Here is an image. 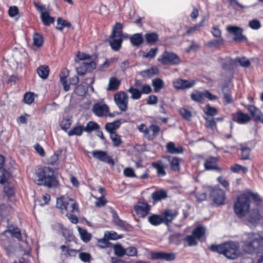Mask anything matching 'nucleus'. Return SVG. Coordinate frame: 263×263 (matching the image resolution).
I'll return each instance as SVG.
<instances>
[{"instance_id":"nucleus-24","label":"nucleus","mask_w":263,"mask_h":263,"mask_svg":"<svg viewBox=\"0 0 263 263\" xmlns=\"http://www.w3.org/2000/svg\"><path fill=\"white\" fill-rule=\"evenodd\" d=\"M158 72V69L156 67H153L149 69L144 70L140 72V74L143 78H150Z\"/></svg>"},{"instance_id":"nucleus-48","label":"nucleus","mask_w":263,"mask_h":263,"mask_svg":"<svg viewBox=\"0 0 263 263\" xmlns=\"http://www.w3.org/2000/svg\"><path fill=\"white\" fill-rule=\"evenodd\" d=\"M183 239L182 236L179 233H174L170 236V241L178 245Z\"/></svg>"},{"instance_id":"nucleus-29","label":"nucleus","mask_w":263,"mask_h":263,"mask_svg":"<svg viewBox=\"0 0 263 263\" xmlns=\"http://www.w3.org/2000/svg\"><path fill=\"white\" fill-rule=\"evenodd\" d=\"M39 76L43 79H46L49 76V69L47 66L42 65L37 69Z\"/></svg>"},{"instance_id":"nucleus-14","label":"nucleus","mask_w":263,"mask_h":263,"mask_svg":"<svg viewBox=\"0 0 263 263\" xmlns=\"http://www.w3.org/2000/svg\"><path fill=\"white\" fill-rule=\"evenodd\" d=\"M196 82L194 80L177 79L173 82L174 87L178 89H184L193 87Z\"/></svg>"},{"instance_id":"nucleus-45","label":"nucleus","mask_w":263,"mask_h":263,"mask_svg":"<svg viewBox=\"0 0 263 263\" xmlns=\"http://www.w3.org/2000/svg\"><path fill=\"white\" fill-rule=\"evenodd\" d=\"M150 132H152V134H151V140L155 138L159 134V132L160 130V127L156 124H151L149 125Z\"/></svg>"},{"instance_id":"nucleus-41","label":"nucleus","mask_w":263,"mask_h":263,"mask_svg":"<svg viewBox=\"0 0 263 263\" xmlns=\"http://www.w3.org/2000/svg\"><path fill=\"white\" fill-rule=\"evenodd\" d=\"M152 166L157 170V174L159 176H164L165 175L166 172L161 163L153 162Z\"/></svg>"},{"instance_id":"nucleus-59","label":"nucleus","mask_w":263,"mask_h":263,"mask_svg":"<svg viewBox=\"0 0 263 263\" xmlns=\"http://www.w3.org/2000/svg\"><path fill=\"white\" fill-rule=\"evenodd\" d=\"M137 249L133 247H129L125 249V255L129 256H135L137 255Z\"/></svg>"},{"instance_id":"nucleus-2","label":"nucleus","mask_w":263,"mask_h":263,"mask_svg":"<svg viewBox=\"0 0 263 263\" xmlns=\"http://www.w3.org/2000/svg\"><path fill=\"white\" fill-rule=\"evenodd\" d=\"M34 181L39 185L50 188L55 186L58 182L53 169L47 166L37 170L35 174Z\"/></svg>"},{"instance_id":"nucleus-13","label":"nucleus","mask_w":263,"mask_h":263,"mask_svg":"<svg viewBox=\"0 0 263 263\" xmlns=\"http://www.w3.org/2000/svg\"><path fill=\"white\" fill-rule=\"evenodd\" d=\"M151 206L146 203L139 202L135 206L136 214L140 217H145L150 211Z\"/></svg>"},{"instance_id":"nucleus-50","label":"nucleus","mask_w":263,"mask_h":263,"mask_svg":"<svg viewBox=\"0 0 263 263\" xmlns=\"http://www.w3.org/2000/svg\"><path fill=\"white\" fill-rule=\"evenodd\" d=\"M61 151H58L54 153L48 159L49 163L52 165L57 164L59 159V156L61 155Z\"/></svg>"},{"instance_id":"nucleus-37","label":"nucleus","mask_w":263,"mask_h":263,"mask_svg":"<svg viewBox=\"0 0 263 263\" xmlns=\"http://www.w3.org/2000/svg\"><path fill=\"white\" fill-rule=\"evenodd\" d=\"M205 232V230L204 228L202 227H198L196 229H195L192 233L193 235L197 239H200L203 236L204 233Z\"/></svg>"},{"instance_id":"nucleus-44","label":"nucleus","mask_w":263,"mask_h":263,"mask_svg":"<svg viewBox=\"0 0 263 263\" xmlns=\"http://www.w3.org/2000/svg\"><path fill=\"white\" fill-rule=\"evenodd\" d=\"M128 91L131 93V98L134 100H138L140 98L141 96V91L137 88H134L131 86L128 89Z\"/></svg>"},{"instance_id":"nucleus-52","label":"nucleus","mask_w":263,"mask_h":263,"mask_svg":"<svg viewBox=\"0 0 263 263\" xmlns=\"http://www.w3.org/2000/svg\"><path fill=\"white\" fill-rule=\"evenodd\" d=\"M23 100L26 104H31L34 100V93L31 92L25 93Z\"/></svg>"},{"instance_id":"nucleus-17","label":"nucleus","mask_w":263,"mask_h":263,"mask_svg":"<svg viewBox=\"0 0 263 263\" xmlns=\"http://www.w3.org/2000/svg\"><path fill=\"white\" fill-rule=\"evenodd\" d=\"M227 30L236 36L234 39L235 41H241L246 38L242 35V29L239 27L229 26L227 27Z\"/></svg>"},{"instance_id":"nucleus-11","label":"nucleus","mask_w":263,"mask_h":263,"mask_svg":"<svg viewBox=\"0 0 263 263\" xmlns=\"http://www.w3.org/2000/svg\"><path fill=\"white\" fill-rule=\"evenodd\" d=\"M246 221L249 226H253L260 219V215L256 209L249 211L246 214Z\"/></svg>"},{"instance_id":"nucleus-9","label":"nucleus","mask_w":263,"mask_h":263,"mask_svg":"<svg viewBox=\"0 0 263 263\" xmlns=\"http://www.w3.org/2000/svg\"><path fill=\"white\" fill-rule=\"evenodd\" d=\"M80 66L76 68L77 74L80 76L84 75L87 72H89L94 69L96 67L95 62H89L82 61L79 63Z\"/></svg>"},{"instance_id":"nucleus-26","label":"nucleus","mask_w":263,"mask_h":263,"mask_svg":"<svg viewBox=\"0 0 263 263\" xmlns=\"http://www.w3.org/2000/svg\"><path fill=\"white\" fill-rule=\"evenodd\" d=\"M222 93L223 95V102L226 104H230L233 102L232 99L230 90L227 86H224L222 88Z\"/></svg>"},{"instance_id":"nucleus-4","label":"nucleus","mask_w":263,"mask_h":263,"mask_svg":"<svg viewBox=\"0 0 263 263\" xmlns=\"http://www.w3.org/2000/svg\"><path fill=\"white\" fill-rule=\"evenodd\" d=\"M250 199L247 195L242 194L237 197L234 204V211L239 218L246 216L250 208Z\"/></svg>"},{"instance_id":"nucleus-18","label":"nucleus","mask_w":263,"mask_h":263,"mask_svg":"<svg viewBox=\"0 0 263 263\" xmlns=\"http://www.w3.org/2000/svg\"><path fill=\"white\" fill-rule=\"evenodd\" d=\"M247 108L252 116L255 117L257 120L263 123V114L258 108L254 105H248Z\"/></svg>"},{"instance_id":"nucleus-30","label":"nucleus","mask_w":263,"mask_h":263,"mask_svg":"<svg viewBox=\"0 0 263 263\" xmlns=\"http://www.w3.org/2000/svg\"><path fill=\"white\" fill-rule=\"evenodd\" d=\"M122 28L123 26L121 23H117L113 28L110 36L118 37H122Z\"/></svg>"},{"instance_id":"nucleus-42","label":"nucleus","mask_w":263,"mask_h":263,"mask_svg":"<svg viewBox=\"0 0 263 263\" xmlns=\"http://www.w3.org/2000/svg\"><path fill=\"white\" fill-rule=\"evenodd\" d=\"M71 26V23L67 22L66 20L62 19L61 17H59L57 20V29L60 30H62L65 27H70Z\"/></svg>"},{"instance_id":"nucleus-27","label":"nucleus","mask_w":263,"mask_h":263,"mask_svg":"<svg viewBox=\"0 0 263 263\" xmlns=\"http://www.w3.org/2000/svg\"><path fill=\"white\" fill-rule=\"evenodd\" d=\"M41 18L45 26H49L54 22V18L50 16L48 12H42Z\"/></svg>"},{"instance_id":"nucleus-23","label":"nucleus","mask_w":263,"mask_h":263,"mask_svg":"<svg viewBox=\"0 0 263 263\" xmlns=\"http://www.w3.org/2000/svg\"><path fill=\"white\" fill-rule=\"evenodd\" d=\"M178 212L176 210H168L163 213L164 222L168 224L177 216Z\"/></svg>"},{"instance_id":"nucleus-16","label":"nucleus","mask_w":263,"mask_h":263,"mask_svg":"<svg viewBox=\"0 0 263 263\" xmlns=\"http://www.w3.org/2000/svg\"><path fill=\"white\" fill-rule=\"evenodd\" d=\"M232 116V120L239 124H246L251 119L250 116L247 114L243 113L240 110L233 114Z\"/></svg>"},{"instance_id":"nucleus-32","label":"nucleus","mask_w":263,"mask_h":263,"mask_svg":"<svg viewBox=\"0 0 263 263\" xmlns=\"http://www.w3.org/2000/svg\"><path fill=\"white\" fill-rule=\"evenodd\" d=\"M192 99L196 102L201 103L204 100V91L202 92L194 90L191 95Z\"/></svg>"},{"instance_id":"nucleus-15","label":"nucleus","mask_w":263,"mask_h":263,"mask_svg":"<svg viewBox=\"0 0 263 263\" xmlns=\"http://www.w3.org/2000/svg\"><path fill=\"white\" fill-rule=\"evenodd\" d=\"M151 258L153 259H164L167 261H171L175 259V255L173 253H165L163 252H154L151 253Z\"/></svg>"},{"instance_id":"nucleus-3","label":"nucleus","mask_w":263,"mask_h":263,"mask_svg":"<svg viewBox=\"0 0 263 263\" xmlns=\"http://www.w3.org/2000/svg\"><path fill=\"white\" fill-rule=\"evenodd\" d=\"M244 241L243 249L248 253H263V237L257 233H248Z\"/></svg>"},{"instance_id":"nucleus-46","label":"nucleus","mask_w":263,"mask_h":263,"mask_svg":"<svg viewBox=\"0 0 263 263\" xmlns=\"http://www.w3.org/2000/svg\"><path fill=\"white\" fill-rule=\"evenodd\" d=\"M204 112L208 115L210 116H214L218 114V110L214 107L211 106L210 105H206L204 108Z\"/></svg>"},{"instance_id":"nucleus-35","label":"nucleus","mask_w":263,"mask_h":263,"mask_svg":"<svg viewBox=\"0 0 263 263\" xmlns=\"http://www.w3.org/2000/svg\"><path fill=\"white\" fill-rule=\"evenodd\" d=\"M82 240L85 242H88L91 238V235L88 233L86 230L78 228Z\"/></svg>"},{"instance_id":"nucleus-63","label":"nucleus","mask_w":263,"mask_h":263,"mask_svg":"<svg viewBox=\"0 0 263 263\" xmlns=\"http://www.w3.org/2000/svg\"><path fill=\"white\" fill-rule=\"evenodd\" d=\"M124 175L127 177H136L133 168L127 167L124 170Z\"/></svg>"},{"instance_id":"nucleus-7","label":"nucleus","mask_w":263,"mask_h":263,"mask_svg":"<svg viewBox=\"0 0 263 263\" xmlns=\"http://www.w3.org/2000/svg\"><path fill=\"white\" fill-rule=\"evenodd\" d=\"M114 101L119 108L122 111H126L127 108L128 97L124 91H120L114 95Z\"/></svg>"},{"instance_id":"nucleus-54","label":"nucleus","mask_w":263,"mask_h":263,"mask_svg":"<svg viewBox=\"0 0 263 263\" xmlns=\"http://www.w3.org/2000/svg\"><path fill=\"white\" fill-rule=\"evenodd\" d=\"M43 42L42 36L38 34L34 33L33 35V44L37 47H40L42 45Z\"/></svg>"},{"instance_id":"nucleus-49","label":"nucleus","mask_w":263,"mask_h":263,"mask_svg":"<svg viewBox=\"0 0 263 263\" xmlns=\"http://www.w3.org/2000/svg\"><path fill=\"white\" fill-rule=\"evenodd\" d=\"M9 173L6 170L0 168V183H5L9 177Z\"/></svg>"},{"instance_id":"nucleus-28","label":"nucleus","mask_w":263,"mask_h":263,"mask_svg":"<svg viewBox=\"0 0 263 263\" xmlns=\"http://www.w3.org/2000/svg\"><path fill=\"white\" fill-rule=\"evenodd\" d=\"M130 41L134 46H140L143 42V38L141 33H136L130 37Z\"/></svg>"},{"instance_id":"nucleus-43","label":"nucleus","mask_w":263,"mask_h":263,"mask_svg":"<svg viewBox=\"0 0 263 263\" xmlns=\"http://www.w3.org/2000/svg\"><path fill=\"white\" fill-rule=\"evenodd\" d=\"M234 63H238L244 67H248L250 65L249 60L245 57L236 58L233 61Z\"/></svg>"},{"instance_id":"nucleus-21","label":"nucleus","mask_w":263,"mask_h":263,"mask_svg":"<svg viewBox=\"0 0 263 263\" xmlns=\"http://www.w3.org/2000/svg\"><path fill=\"white\" fill-rule=\"evenodd\" d=\"M217 159L215 157H210L206 159L204 163V167L206 170H219L217 165Z\"/></svg>"},{"instance_id":"nucleus-39","label":"nucleus","mask_w":263,"mask_h":263,"mask_svg":"<svg viewBox=\"0 0 263 263\" xmlns=\"http://www.w3.org/2000/svg\"><path fill=\"white\" fill-rule=\"evenodd\" d=\"M146 42L148 44H154L158 40V35L156 33H146L145 35Z\"/></svg>"},{"instance_id":"nucleus-19","label":"nucleus","mask_w":263,"mask_h":263,"mask_svg":"<svg viewBox=\"0 0 263 263\" xmlns=\"http://www.w3.org/2000/svg\"><path fill=\"white\" fill-rule=\"evenodd\" d=\"M69 76V71L65 68L63 69L60 74V82L64 87V89L65 91L69 90V85L67 84V78Z\"/></svg>"},{"instance_id":"nucleus-64","label":"nucleus","mask_w":263,"mask_h":263,"mask_svg":"<svg viewBox=\"0 0 263 263\" xmlns=\"http://www.w3.org/2000/svg\"><path fill=\"white\" fill-rule=\"evenodd\" d=\"M71 125V121L69 119H63L61 123V127L62 129L66 130Z\"/></svg>"},{"instance_id":"nucleus-25","label":"nucleus","mask_w":263,"mask_h":263,"mask_svg":"<svg viewBox=\"0 0 263 263\" xmlns=\"http://www.w3.org/2000/svg\"><path fill=\"white\" fill-rule=\"evenodd\" d=\"M121 82L114 77L110 78L107 90L109 91H115L118 89Z\"/></svg>"},{"instance_id":"nucleus-53","label":"nucleus","mask_w":263,"mask_h":263,"mask_svg":"<svg viewBox=\"0 0 263 263\" xmlns=\"http://www.w3.org/2000/svg\"><path fill=\"white\" fill-rule=\"evenodd\" d=\"M115 254L119 257L123 256L125 255V249H124L120 245H116L114 247Z\"/></svg>"},{"instance_id":"nucleus-58","label":"nucleus","mask_w":263,"mask_h":263,"mask_svg":"<svg viewBox=\"0 0 263 263\" xmlns=\"http://www.w3.org/2000/svg\"><path fill=\"white\" fill-rule=\"evenodd\" d=\"M249 27L252 29L257 30L261 27V24L257 20H253L249 22Z\"/></svg>"},{"instance_id":"nucleus-38","label":"nucleus","mask_w":263,"mask_h":263,"mask_svg":"<svg viewBox=\"0 0 263 263\" xmlns=\"http://www.w3.org/2000/svg\"><path fill=\"white\" fill-rule=\"evenodd\" d=\"M180 161L181 159L179 158L173 157L172 159L170 160L171 168L175 171H179Z\"/></svg>"},{"instance_id":"nucleus-57","label":"nucleus","mask_w":263,"mask_h":263,"mask_svg":"<svg viewBox=\"0 0 263 263\" xmlns=\"http://www.w3.org/2000/svg\"><path fill=\"white\" fill-rule=\"evenodd\" d=\"M197 238L193 235H189L184 238V240L188 243L190 246H195L197 245Z\"/></svg>"},{"instance_id":"nucleus-51","label":"nucleus","mask_w":263,"mask_h":263,"mask_svg":"<svg viewBox=\"0 0 263 263\" xmlns=\"http://www.w3.org/2000/svg\"><path fill=\"white\" fill-rule=\"evenodd\" d=\"M110 137L113 142L114 146L116 147L119 146L122 143L120 136L116 133H111Z\"/></svg>"},{"instance_id":"nucleus-12","label":"nucleus","mask_w":263,"mask_h":263,"mask_svg":"<svg viewBox=\"0 0 263 263\" xmlns=\"http://www.w3.org/2000/svg\"><path fill=\"white\" fill-rule=\"evenodd\" d=\"M92 111L98 117L106 116L109 111V107L105 104L96 103L93 105Z\"/></svg>"},{"instance_id":"nucleus-36","label":"nucleus","mask_w":263,"mask_h":263,"mask_svg":"<svg viewBox=\"0 0 263 263\" xmlns=\"http://www.w3.org/2000/svg\"><path fill=\"white\" fill-rule=\"evenodd\" d=\"M84 130L83 126L79 125L76 127H73L72 129H71L68 132V135L69 136H71L73 135L80 136L82 134Z\"/></svg>"},{"instance_id":"nucleus-34","label":"nucleus","mask_w":263,"mask_h":263,"mask_svg":"<svg viewBox=\"0 0 263 263\" xmlns=\"http://www.w3.org/2000/svg\"><path fill=\"white\" fill-rule=\"evenodd\" d=\"M167 196L166 192L162 190L157 191L154 192L152 195V197L154 200L158 201L164 199Z\"/></svg>"},{"instance_id":"nucleus-1","label":"nucleus","mask_w":263,"mask_h":263,"mask_svg":"<svg viewBox=\"0 0 263 263\" xmlns=\"http://www.w3.org/2000/svg\"><path fill=\"white\" fill-rule=\"evenodd\" d=\"M210 249L212 251L223 254L231 259H236L241 255L238 243L234 241H227L219 245H212Z\"/></svg>"},{"instance_id":"nucleus-33","label":"nucleus","mask_w":263,"mask_h":263,"mask_svg":"<svg viewBox=\"0 0 263 263\" xmlns=\"http://www.w3.org/2000/svg\"><path fill=\"white\" fill-rule=\"evenodd\" d=\"M148 221L152 225L158 226L162 223L163 219L159 215L153 214L148 217Z\"/></svg>"},{"instance_id":"nucleus-62","label":"nucleus","mask_w":263,"mask_h":263,"mask_svg":"<svg viewBox=\"0 0 263 263\" xmlns=\"http://www.w3.org/2000/svg\"><path fill=\"white\" fill-rule=\"evenodd\" d=\"M158 50V48H151L147 53L144 54V57L149 59H153L156 56Z\"/></svg>"},{"instance_id":"nucleus-31","label":"nucleus","mask_w":263,"mask_h":263,"mask_svg":"<svg viewBox=\"0 0 263 263\" xmlns=\"http://www.w3.org/2000/svg\"><path fill=\"white\" fill-rule=\"evenodd\" d=\"M120 122L116 120L113 122L107 123L105 125L106 130L111 134V133H115L114 130L120 127Z\"/></svg>"},{"instance_id":"nucleus-40","label":"nucleus","mask_w":263,"mask_h":263,"mask_svg":"<svg viewBox=\"0 0 263 263\" xmlns=\"http://www.w3.org/2000/svg\"><path fill=\"white\" fill-rule=\"evenodd\" d=\"M152 85L154 88L155 91L158 92L163 87L164 83L161 79L157 78L152 81Z\"/></svg>"},{"instance_id":"nucleus-60","label":"nucleus","mask_w":263,"mask_h":263,"mask_svg":"<svg viewBox=\"0 0 263 263\" xmlns=\"http://www.w3.org/2000/svg\"><path fill=\"white\" fill-rule=\"evenodd\" d=\"M231 170L233 172L236 173L240 171H242L243 173H246L247 172L248 169L247 167L242 166L241 165L238 164H235L233 166H232L231 167Z\"/></svg>"},{"instance_id":"nucleus-10","label":"nucleus","mask_w":263,"mask_h":263,"mask_svg":"<svg viewBox=\"0 0 263 263\" xmlns=\"http://www.w3.org/2000/svg\"><path fill=\"white\" fill-rule=\"evenodd\" d=\"M93 157L101 161L105 162L108 164L114 165L115 162L114 159L110 156H108L106 152L95 150L92 152Z\"/></svg>"},{"instance_id":"nucleus-47","label":"nucleus","mask_w":263,"mask_h":263,"mask_svg":"<svg viewBox=\"0 0 263 263\" xmlns=\"http://www.w3.org/2000/svg\"><path fill=\"white\" fill-rule=\"evenodd\" d=\"M99 128V125L92 121L89 122L86 126L84 128V131L87 133H90L93 130H97Z\"/></svg>"},{"instance_id":"nucleus-20","label":"nucleus","mask_w":263,"mask_h":263,"mask_svg":"<svg viewBox=\"0 0 263 263\" xmlns=\"http://www.w3.org/2000/svg\"><path fill=\"white\" fill-rule=\"evenodd\" d=\"M166 149L168 153L172 154H182L183 148L181 146L176 147L174 142H170L166 145Z\"/></svg>"},{"instance_id":"nucleus-6","label":"nucleus","mask_w":263,"mask_h":263,"mask_svg":"<svg viewBox=\"0 0 263 263\" xmlns=\"http://www.w3.org/2000/svg\"><path fill=\"white\" fill-rule=\"evenodd\" d=\"M158 61L164 65H178L181 63L179 57L176 54L166 51L158 59Z\"/></svg>"},{"instance_id":"nucleus-5","label":"nucleus","mask_w":263,"mask_h":263,"mask_svg":"<svg viewBox=\"0 0 263 263\" xmlns=\"http://www.w3.org/2000/svg\"><path fill=\"white\" fill-rule=\"evenodd\" d=\"M56 207L61 209L62 211L67 212L66 215H68V212H74L78 210V205L74 200L68 197H61L57 200Z\"/></svg>"},{"instance_id":"nucleus-61","label":"nucleus","mask_w":263,"mask_h":263,"mask_svg":"<svg viewBox=\"0 0 263 263\" xmlns=\"http://www.w3.org/2000/svg\"><path fill=\"white\" fill-rule=\"evenodd\" d=\"M80 259L84 262H88L90 260L91 256L89 253L86 252H81L79 254Z\"/></svg>"},{"instance_id":"nucleus-8","label":"nucleus","mask_w":263,"mask_h":263,"mask_svg":"<svg viewBox=\"0 0 263 263\" xmlns=\"http://www.w3.org/2000/svg\"><path fill=\"white\" fill-rule=\"evenodd\" d=\"M210 197L213 202L217 205L223 204L226 199L224 191L217 187H214L212 190Z\"/></svg>"},{"instance_id":"nucleus-22","label":"nucleus","mask_w":263,"mask_h":263,"mask_svg":"<svg viewBox=\"0 0 263 263\" xmlns=\"http://www.w3.org/2000/svg\"><path fill=\"white\" fill-rule=\"evenodd\" d=\"M123 41L122 37H111L110 36V40L109 41V44L111 48L115 50L118 51L121 47V44Z\"/></svg>"},{"instance_id":"nucleus-56","label":"nucleus","mask_w":263,"mask_h":263,"mask_svg":"<svg viewBox=\"0 0 263 263\" xmlns=\"http://www.w3.org/2000/svg\"><path fill=\"white\" fill-rule=\"evenodd\" d=\"M204 119L206 121L205 123V126L208 128L213 129L216 124V122L215 121V119L213 118H204Z\"/></svg>"},{"instance_id":"nucleus-55","label":"nucleus","mask_w":263,"mask_h":263,"mask_svg":"<svg viewBox=\"0 0 263 263\" xmlns=\"http://www.w3.org/2000/svg\"><path fill=\"white\" fill-rule=\"evenodd\" d=\"M179 112L183 118L187 120H190L192 117L191 112L185 108H180Z\"/></svg>"}]
</instances>
